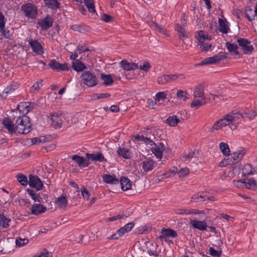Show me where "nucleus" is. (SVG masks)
<instances>
[{"label":"nucleus","mask_w":257,"mask_h":257,"mask_svg":"<svg viewBox=\"0 0 257 257\" xmlns=\"http://www.w3.org/2000/svg\"><path fill=\"white\" fill-rule=\"evenodd\" d=\"M16 131L21 134H27L31 130V123L27 116H19L15 123Z\"/></svg>","instance_id":"1"},{"label":"nucleus","mask_w":257,"mask_h":257,"mask_svg":"<svg viewBox=\"0 0 257 257\" xmlns=\"http://www.w3.org/2000/svg\"><path fill=\"white\" fill-rule=\"evenodd\" d=\"M194 100L191 103V107L200 106L205 104L204 88L203 85H199L195 87L193 93Z\"/></svg>","instance_id":"2"},{"label":"nucleus","mask_w":257,"mask_h":257,"mask_svg":"<svg viewBox=\"0 0 257 257\" xmlns=\"http://www.w3.org/2000/svg\"><path fill=\"white\" fill-rule=\"evenodd\" d=\"M244 150H239L228 155L224 161L220 163V166H227L229 164H235L241 160L245 154Z\"/></svg>","instance_id":"3"},{"label":"nucleus","mask_w":257,"mask_h":257,"mask_svg":"<svg viewBox=\"0 0 257 257\" xmlns=\"http://www.w3.org/2000/svg\"><path fill=\"white\" fill-rule=\"evenodd\" d=\"M81 78L83 84L88 87L95 86L98 83L96 76L88 71L83 72Z\"/></svg>","instance_id":"4"},{"label":"nucleus","mask_w":257,"mask_h":257,"mask_svg":"<svg viewBox=\"0 0 257 257\" xmlns=\"http://www.w3.org/2000/svg\"><path fill=\"white\" fill-rule=\"evenodd\" d=\"M22 11L23 12L25 16L30 19H35L38 15V9L37 7L33 4L28 3L22 6Z\"/></svg>","instance_id":"5"},{"label":"nucleus","mask_w":257,"mask_h":257,"mask_svg":"<svg viewBox=\"0 0 257 257\" xmlns=\"http://www.w3.org/2000/svg\"><path fill=\"white\" fill-rule=\"evenodd\" d=\"M34 108V104L30 102H22L17 107V108L14 110L16 113L19 112L21 116H26L29 111Z\"/></svg>","instance_id":"6"},{"label":"nucleus","mask_w":257,"mask_h":257,"mask_svg":"<svg viewBox=\"0 0 257 257\" xmlns=\"http://www.w3.org/2000/svg\"><path fill=\"white\" fill-rule=\"evenodd\" d=\"M135 225L133 222L128 223L123 227H120L116 233H114L107 237L109 239H116L118 237L122 236L124 234L131 231Z\"/></svg>","instance_id":"7"},{"label":"nucleus","mask_w":257,"mask_h":257,"mask_svg":"<svg viewBox=\"0 0 257 257\" xmlns=\"http://www.w3.org/2000/svg\"><path fill=\"white\" fill-rule=\"evenodd\" d=\"M179 76L182 77V79H185V77H184L183 75H163L158 78V82L161 85H163L167 83H171L176 81L179 78Z\"/></svg>","instance_id":"8"},{"label":"nucleus","mask_w":257,"mask_h":257,"mask_svg":"<svg viewBox=\"0 0 257 257\" xmlns=\"http://www.w3.org/2000/svg\"><path fill=\"white\" fill-rule=\"evenodd\" d=\"M29 178V185L31 187L36 188L38 191L42 189L43 182L37 176L30 175Z\"/></svg>","instance_id":"9"},{"label":"nucleus","mask_w":257,"mask_h":257,"mask_svg":"<svg viewBox=\"0 0 257 257\" xmlns=\"http://www.w3.org/2000/svg\"><path fill=\"white\" fill-rule=\"evenodd\" d=\"M50 117L51 124L55 128L61 127L64 116L57 113H53L50 114Z\"/></svg>","instance_id":"10"},{"label":"nucleus","mask_w":257,"mask_h":257,"mask_svg":"<svg viewBox=\"0 0 257 257\" xmlns=\"http://www.w3.org/2000/svg\"><path fill=\"white\" fill-rule=\"evenodd\" d=\"M37 24L42 30H47L52 26L53 20L49 15H47L44 19L39 20Z\"/></svg>","instance_id":"11"},{"label":"nucleus","mask_w":257,"mask_h":257,"mask_svg":"<svg viewBox=\"0 0 257 257\" xmlns=\"http://www.w3.org/2000/svg\"><path fill=\"white\" fill-rule=\"evenodd\" d=\"M237 184H243V186L248 189L255 190L257 188V184L253 178H247L241 180L236 181Z\"/></svg>","instance_id":"12"},{"label":"nucleus","mask_w":257,"mask_h":257,"mask_svg":"<svg viewBox=\"0 0 257 257\" xmlns=\"http://www.w3.org/2000/svg\"><path fill=\"white\" fill-rule=\"evenodd\" d=\"M224 58V57L223 55H221L220 54H219L212 57L205 58L201 61L199 65H209L216 64L219 63Z\"/></svg>","instance_id":"13"},{"label":"nucleus","mask_w":257,"mask_h":257,"mask_svg":"<svg viewBox=\"0 0 257 257\" xmlns=\"http://www.w3.org/2000/svg\"><path fill=\"white\" fill-rule=\"evenodd\" d=\"M153 147L151 148L152 153L155 155V156L158 159H161L162 157V153L165 149L164 145L160 143L159 144H153Z\"/></svg>","instance_id":"14"},{"label":"nucleus","mask_w":257,"mask_h":257,"mask_svg":"<svg viewBox=\"0 0 257 257\" xmlns=\"http://www.w3.org/2000/svg\"><path fill=\"white\" fill-rule=\"evenodd\" d=\"M29 45L33 52L38 55H42L44 53V49L41 44L36 40H31Z\"/></svg>","instance_id":"15"},{"label":"nucleus","mask_w":257,"mask_h":257,"mask_svg":"<svg viewBox=\"0 0 257 257\" xmlns=\"http://www.w3.org/2000/svg\"><path fill=\"white\" fill-rule=\"evenodd\" d=\"M49 66L54 70L65 71L68 70V67L67 64H60L55 60H51L49 63Z\"/></svg>","instance_id":"16"},{"label":"nucleus","mask_w":257,"mask_h":257,"mask_svg":"<svg viewBox=\"0 0 257 257\" xmlns=\"http://www.w3.org/2000/svg\"><path fill=\"white\" fill-rule=\"evenodd\" d=\"M47 210V208L41 204L34 203L31 208V214L35 215H38L40 214L45 212Z\"/></svg>","instance_id":"17"},{"label":"nucleus","mask_w":257,"mask_h":257,"mask_svg":"<svg viewBox=\"0 0 257 257\" xmlns=\"http://www.w3.org/2000/svg\"><path fill=\"white\" fill-rule=\"evenodd\" d=\"M155 162L151 158H146L145 159L141 165L145 172H148L153 169Z\"/></svg>","instance_id":"18"},{"label":"nucleus","mask_w":257,"mask_h":257,"mask_svg":"<svg viewBox=\"0 0 257 257\" xmlns=\"http://www.w3.org/2000/svg\"><path fill=\"white\" fill-rule=\"evenodd\" d=\"M86 157L88 160L92 161H98L100 162H106V160L104 158V156L100 152H97L96 154H86Z\"/></svg>","instance_id":"19"},{"label":"nucleus","mask_w":257,"mask_h":257,"mask_svg":"<svg viewBox=\"0 0 257 257\" xmlns=\"http://www.w3.org/2000/svg\"><path fill=\"white\" fill-rule=\"evenodd\" d=\"M190 224L195 229L201 231H204L207 229V223L204 221H198L196 220H191Z\"/></svg>","instance_id":"20"},{"label":"nucleus","mask_w":257,"mask_h":257,"mask_svg":"<svg viewBox=\"0 0 257 257\" xmlns=\"http://www.w3.org/2000/svg\"><path fill=\"white\" fill-rule=\"evenodd\" d=\"M177 236V232L172 229H165L164 228L161 231V235L160 236V238L162 239H164V240H167V238L171 237H175Z\"/></svg>","instance_id":"21"},{"label":"nucleus","mask_w":257,"mask_h":257,"mask_svg":"<svg viewBox=\"0 0 257 257\" xmlns=\"http://www.w3.org/2000/svg\"><path fill=\"white\" fill-rule=\"evenodd\" d=\"M3 124L10 134L15 133L16 125L14 124L11 119L8 117L5 118L3 120Z\"/></svg>","instance_id":"22"},{"label":"nucleus","mask_w":257,"mask_h":257,"mask_svg":"<svg viewBox=\"0 0 257 257\" xmlns=\"http://www.w3.org/2000/svg\"><path fill=\"white\" fill-rule=\"evenodd\" d=\"M72 159L79 166L86 167H87L89 163L88 160L85 159L83 157H81L77 155H74L72 157Z\"/></svg>","instance_id":"23"},{"label":"nucleus","mask_w":257,"mask_h":257,"mask_svg":"<svg viewBox=\"0 0 257 257\" xmlns=\"http://www.w3.org/2000/svg\"><path fill=\"white\" fill-rule=\"evenodd\" d=\"M120 64L121 67L126 71H131L132 70H135L138 68V65L134 63H131L127 62L125 60H122Z\"/></svg>","instance_id":"24"},{"label":"nucleus","mask_w":257,"mask_h":257,"mask_svg":"<svg viewBox=\"0 0 257 257\" xmlns=\"http://www.w3.org/2000/svg\"><path fill=\"white\" fill-rule=\"evenodd\" d=\"M218 23L219 27L218 29L219 31L223 34H227L230 31V29L228 27V23L226 21L219 18L218 20Z\"/></svg>","instance_id":"25"},{"label":"nucleus","mask_w":257,"mask_h":257,"mask_svg":"<svg viewBox=\"0 0 257 257\" xmlns=\"http://www.w3.org/2000/svg\"><path fill=\"white\" fill-rule=\"evenodd\" d=\"M120 183L123 191H127L131 189L132 184L127 178L122 177L120 178Z\"/></svg>","instance_id":"26"},{"label":"nucleus","mask_w":257,"mask_h":257,"mask_svg":"<svg viewBox=\"0 0 257 257\" xmlns=\"http://www.w3.org/2000/svg\"><path fill=\"white\" fill-rule=\"evenodd\" d=\"M100 76V78L102 81V83L104 85H110L114 82L113 78L110 74H105L103 73H101Z\"/></svg>","instance_id":"27"},{"label":"nucleus","mask_w":257,"mask_h":257,"mask_svg":"<svg viewBox=\"0 0 257 257\" xmlns=\"http://www.w3.org/2000/svg\"><path fill=\"white\" fill-rule=\"evenodd\" d=\"M27 191L29 195L31 196V198L35 202L41 203L43 201V199L40 197L39 194L35 192L34 190L30 189H27Z\"/></svg>","instance_id":"28"},{"label":"nucleus","mask_w":257,"mask_h":257,"mask_svg":"<svg viewBox=\"0 0 257 257\" xmlns=\"http://www.w3.org/2000/svg\"><path fill=\"white\" fill-rule=\"evenodd\" d=\"M203 211L199 210L198 209H178L177 210L176 213L177 214H201L203 213Z\"/></svg>","instance_id":"29"},{"label":"nucleus","mask_w":257,"mask_h":257,"mask_svg":"<svg viewBox=\"0 0 257 257\" xmlns=\"http://www.w3.org/2000/svg\"><path fill=\"white\" fill-rule=\"evenodd\" d=\"M103 179L104 182L108 184H116L119 183L118 179L114 176L105 174L103 176Z\"/></svg>","instance_id":"30"},{"label":"nucleus","mask_w":257,"mask_h":257,"mask_svg":"<svg viewBox=\"0 0 257 257\" xmlns=\"http://www.w3.org/2000/svg\"><path fill=\"white\" fill-rule=\"evenodd\" d=\"M11 220L4 215L3 212L0 213V226L3 228H7L10 226Z\"/></svg>","instance_id":"31"},{"label":"nucleus","mask_w":257,"mask_h":257,"mask_svg":"<svg viewBox=\"0 0 257 257\" xmlns=\"http://www.w3.org/2000/svg\"><path fill=\"white\" fill-rule=\"evenodd\" d=\"M185 24L184 23L182 26L177 24L175 26V30L178 33L180 39H183L185 38Z\"/></svg>","instance_id":"32"},{"label":"nucleus","mask_w":257,"mask_h":257,"mask_svg":"<svg viewBox=\"0 0 257 257\" xmlns=\"http://www.w3.org/2000/svg\"><path fill=\"white\" fill-rule=\"evenodd\" d=\"M196 37L198 40L199 43L204 42L205 40H210L211 39V38L209 37L208 34H205L203 31H199Z\"/></svg>","instance_id":"33"},{"label":"nucleus","mask_w":257,"mask_h":257,"mask_svg":"<svg viewBox=\"0 0 257 257\" xmlns=\"http://www.w3.org/2000/svg\"><path fill=\"white\" fill-rule=\"evenodd\" d=\"M179 121V119L178 118L177 115H175L172 116H169L166 120V123L170 126H176Z\"/></svg>","instance_id":"34"},{"label":"nucleus","mask_w":257,"mask_h":257,"mask_svg":"<svg viewBox=\"0 0 257 257\" xmlns=\"http://www.w3.org/2000/svg\"><path fill=\"white\" fill-rule=\"evenodd\" d=\"M72 67L77 72L81 71L86 68L85 65L79 60L72 62Z\"/></svg>","instance_id":"35"},{"label":"nucleus","mask_w":257,"mask_h":257,"mask_svg":"<svg viewBox=\"0 0 257 257\" xmlns=\"http://www.w3.org/2000/svg\"><path fill=\"white\" fill-rule=\"evenodd\" d=\"M254 172V168H253L250 164H246L243 167L242 173L244 175H251L253 174Z\"/></svg>","instance_id":"36"},{"label":"nucleus","mask_w":257,"mask_h":257,"mask_svg":"<svg viewBox=\"0 0 257 257\" xmlns=\"http://www.w3.org/2000/svg\"><path fill=\"white\" fill-rule=\"evenodd\" d=\"M226 47L229 52L234 54L235 55H237L238 54V47L236 45L229 42H226Z\"/></svg>","instance_id":"37"},{"label":"nucleus","mask_w":257,"mask_h":257,"mask_svg":"<svg viewBox=\"0 0 257 257\" xmlns=\"http://www.w3.org/2000/svg\"><path fill=\"white\" fill-rule=\"evenodd\" d=\"M117 154L125 159L130 158L131 153L128 149L125 148H119L117 151Z\"/></svg>","instance_id":"38"},{"label":"nucleus","mask_w":257,"mask_h":257,"mask_svg":"<svg viewBox=\"0 0 257 257\" xmlns=\"http://www.w3.org/2000/svg\"><path fill=\"white\" fill-rule=\"evenodd\" d=\"M45 5L49 8L56 10L59 8V4L57 0H44Z\"/></svg>","instance_id":"39"},{"label":"nucleus","mask_w":257,"mask_h":257,"mask_svg":"<svg viewBox=\"0 0 257 257\" xmlns=\"http://www.w3.org/2000/svg\"><path fill=\"white\" fill-rule=\"evenodd\" d=\"M205 198L206 196L204 195L203 193H201V194L198 193L192 196L190 201L192 202H202L205 200Z\"/></svg>","instance_id":"40"},{"label":"nucleus","mask_w":257,"mask_h":257,"mask_svg":"<svg viewBox=\"0 0 257 257\" xmlns=\"http://www.w3.org/2000/svg\"><path fill=\"white\" fill-rule=\"evenodd\" d=\"M18 181L24 186H26L28 183V180L26 175L19 173L16 176Z\"/></svg>","instance_id":"41"},{"label":"nucleus","mask_w":257,"mask_h":257,"mask_svg":"<svg viewBox=\"0 0 257 257\" xmlns=\"http://www.w3.org/2000/svg\"><path fill=\"white\" fill-rule=\"evenodd\" d=\"M219 148L222 154L228 157L230 152V149L228 144L225 143L221 142L219 144Z\"/></svg>","instance_id":"42"},{"label":"nucleus","mask_w":257,"mask_h":257,"mask_svg":"<svg viewBox=\"0 0 257 257\" xmlns=\"http://www.w3.org/2000/svg\"><path fill=\"white\" fill-rule=\"evenodd\" d=\"M149 26L152 28L153 29H155V30L158 31V32L165 34V30L163 28L162 26H160L158 24L156 23L154 21H150L149 22Z\"/></svg>","instance_id":"43"},{"label":"nucleus","mask_w":257,"mask_h":257,"mask_svg":"<svg viewBox=\"0 0 257 257\" xmlns=\"http://www.w3.org/2000/svg\"><path fill=\"white\" fill-rule=\"evenodd\" d=\"M228 114L229 116L231 117L230 119L232 122L238 120L240 118L244 117V113L242 114L235 111H233Z\"/></svg>","instance_id":"44"},{"label":"nucleus","mask_w":257,"mask_h":257,"mask_svg":"<svg viewBox=\"0 0 257 257\" xmlns=\"http://www.w3.org/2000/svg\"><path fill=\"white\" fill-rule=\"evenodd\" d=\"M56 203L59 207L61 208H65L67 206V201L66 197L62 196L57 199L56 201Z\"/></svg>","instance_id":"45"},{"label":"nucleus","mask_w":257,"mask_h":257,"mask_svg":"<svg viewBox=\"0 0 257 257\" xmlns=\"http://www.w3.org/2000/svg\"><path fill=\"white\" fill-rule=\"evenodd\" d=\"M231 118V117L229 116L228 114H226L222 118L218 120V121H219L220 124H221V126L223 127L229 124L230 123L232 122L230 119Z\"/></svg>","instance_id":"46"},{"label":"nucleus","mask_w":257,"mask_h":257,"mask_svg":"<svg viewBox=\"0 0 257 257\" xmlns=\"http://www.w3.org/2000/svg\"><path fill=\"white\" fill-rule=\"evenodd\" d=\"M84 2L90 13L95 12L93 0H84Z\"/></svg>","instance_id":"47"},{"label":"nucleus","mask_w":257,"mask_h":257,"mask_svg":"<svg viewBox=\"0 0 257 257\" xmlns=\"http://www.w3.org/2000/svg\"><path fill=\"white\" fill-rule=\"evenodd\" d=\"M42 82L43 80L42 79L39 80L37 81L31 87L30 89V92L32 93H35L38 91L41 87L42 86Z\"/></svg>","instance_id":"48"},{"label":"nucleus","mask_w":257,"mask_h":257,"mask_svg":"<svg viewBox=\"0 0 257 257\" xmlns=\"http://www.w3.org/2000/svg\"><path fill=\"white\" fill-rule=\"evenodd\" d=\"M29 242L28 238H22L20 237H17L16 239V245L19 247H21L26 245Z\"/></svg>","instance_id":"49"},{"label":"nucleus","mask_w":257,"mask_h":257,"mask_svg":"<svg viewBox=\"0 0 257 257\" xmlns=\"http://www.w3.org/2000/svg\"><path fill=\"white\" fill-rule=\"evenodd\" d=\"M5 21L0 23V31L4 36L6 38H9L11 36V34L9 31H7L5 29Z\"/></svg>","instance_id":"50"},{"label":"nucleus","mask_w":257,"mask_h":257,"mask_svg":"<svg viewBox=\"0 0 257 257\" xmlns=\"http://www.w3.org/2000/svg\"><path fill=\"white\" fill-rule=\"evenodd\" d=\"M31 142L32 145H39L45 142V138L44 136L40 138H34L31 139Z\"/></svg>","instance_id":"51"},{"label":"nucleus","mask_w":257,"mask_h":257,"mask_svg":"<svg viewBox=\"0 0 257 257\" xmlns=\"http://www.w3.org/2000/svg\"><path fill=\"white\" fill-rule=\"evenodd\" d=\"M176 95L177 98L179 99L186 100L188 99V97L187 96V93L185 91L179 90L177 91Z\"/></svg>","instance_id":"52"},{"label":"nucleus","mask_w":257,"mask_h":257,"mask_svg":"<svg viewBox=\"0 0 257 257\" xmlns=\"http://www.w3.org/2000/svg\"><path fill=\"white\" fill-rule=\"evenodd\" d=\"M257 115V112L254 110H246L244 112V117H247L249 119H253Z\"/></svg>","instance_id":"53"},{"label":"nucleus","mask_w":257,"mask_h":257,"mask_svg":"<svg viewBox=\"0 0 257 257\" xmlns=\"http://www.w3.org/2000/svg\"><path fill=\"white\" fill-rule=\"evenodd\" d=\"M237 42L238 43L239 45L241 47L242 49L245 47L246 45L248 44H250L251 42L246 39L240 38L237 40Z\"/></svg>","instance_id":"54"},{"label":"nucleus","mask_w":257,"mask_h":257,"mask_svg":"<svg viewBox=\"0 0 257 257\" xmlns=\"http://www.w3.org/2000/svg\"><path fill=\"white\" fill-rule=\"evenodd\" d=\"M16 89V85L11 84L6 88L3 91V94L4 93L10 94L14 91Z\"/></svg>","instance_id":"55"},{"label":"nucleus","mask_w":257,"mask_h":257,"mask_svg":"<svg viewBox=\"0 0 257 257\" xmlns=\"http://www.w3.org/2000/svg\"><path fill=\"white\" fill-rule=\"evenodd\" d=\"M198 46L200 47V49L202 51H208L211 47V45L208 43H205L204 42L202 43H199Z\"/></svg>","instance_id":"56"},{"label":"nucleus","mask_w":257,"mask_h":257,"mask_svg":"<svg viewBox=\"0 0 257 257\" xmlns=\"http://www.w3.org/2000/svg\"><path fill=\"white\" fill-rule=\"evenodd\" d=\"M253 50L254 48L250 44L246 45L242 49L243 52L244 54H250Z\"/></svg>","instance_id":"57"},{"label":"nucleus","mask_w":257,"mask_h":257,"mask_svg":"<svg viewBox=\"0 0 257 257\" xmlns=\"http://www.w3.org/2000/svg\"><path fill=\"white\" fill-rule=\"evenodd\" d=\"M110 96V94L108 93L95 94L93 96V98L94 99H98L108 98V97H109Z\"/></svg>","instance_id":"58"},{"label":"nucleus","mask_w":257,"mask_h":257,"mask_svg":"<svg viewBox=\"0 0 257 257\" xmlns=\"http://www.w3.org/2000/svg\"><path fill=\"white\" fill-rule=\"evenodd\" d=\"M222 128V127L221 126V124H220L219 121L218 120L210 128L209 131L211 133H214L215 131Z\"/></svg>","instance_id":"59"},{"label":"nucleus","mask_w":257,"mask_h":257,"mask_svg":"<svg viewBox=\"0 0 257 257\" xmlns=\"http://www.w3.org/2000/svg\"><path fill=\"white\" fill-rule=\"evenodd\" d=\"M189 170L187 168H185L180 170L178 174L180 178H184L189 174Z\"/></svg>","instance_id":"60"},{"label":"nucleus","mask_w":257,"mask_h":257,"mask_svg":"<svg viewBox=\"0 0 257 257\" xmlns=\"http://www.w3.org/2000/svg\"><path fill=\"white\" fill-rule=\"evenodd\" d=\"M167 94L164 92H159L156 95V100L159 101L161 100H163L166 98Z\"/></svg>","instance_id":"61"},{"label":"nucleus","mask_w":257,"mask_h":257,"mask_svg":"<svg viewBox=\"0 0 257 257\" xmlns=\"http://www.w3.org/2000/svg\"><path fill=\"white\" fill-rule=\"evenodd\" d=\"M90 31V28L84 24H80V28L79 29V32L81 33H86Z\"/></svg>","instance_id":"62"},{"label":"nucleus","mask_w":257,"mask_h":257,"mask_svg":"<svg viewBox=\"0 0 257 257\" xmlns=\"http://www.w3.org/2000/svg\"><path fill=\"white\" fill-rule=\"evenodd\" d=\"M151 67L150 64L148 62H145L143 65L140 66L139 68L145 72H148Z\"/></svg>","instance_id":"63"},{"label":"nucleus","mask_w":257,"mask_h":257,"mask_svg":"<svg viewBox=\"0 0 257 257\" xmlns=\"http://www.w3.org/2000/svg\"><path fill=\"white\" fill-rule=\"evenodd\" d=\"M209 254L213 256H219L220 253L213 247H210L209 249Z\"/></svg>","instance_id":"64"}]
</instances>
